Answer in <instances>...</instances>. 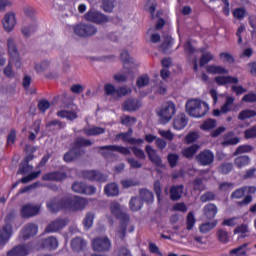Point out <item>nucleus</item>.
<instances>
[{
    "label": "nucleus",
    "instance_id": "10",
    "mask_svg": "<svg viewBox=\"0 0 256 256\" xmlns=\"http://www.w3.org/2000/svg\"><path fill=\"white\" fill-rule=\"evenodd\" d=\"M92 247L98 253H105L111 249V240L107 236L96 237L92 240Z\"/></svg>",
    "mask_w": 256,
    "mask_h": 256
},
{
    "label": "nucleus",
    "instance_id": "41",
    "mask_svg": "<svg viewBox=\"0 0 256 256\" xmlns=\"http://www.w3.org/2000/svg\"><path fill=\"white\" fill-rule=\"evenodd\" d=\"M251 161V158L249 156H238L234 160V164L237 167V169H243V167H247Z\"/></svg>",
    "mask_w": 256,
    "mask_h": 256
},
{
    "label": "nucleus",
    "instance_id": "14",
    "mask_svg": "<svg viewBox=\"0 0 256 256\" xmlns=\"http://www.w3.org/2000/svg\"><path fill=\"white\" fill-rule=\"evenodd\" d=\"M72 191L81 195H95L97 188L93 185H87L85 182H74L72 184Z\"/></svg>",
    "mask_w": 256,
    "mask_h": 256
},
{
    "label": "nucleus",
    "instance_id": "3",
    "mask_svg": "<svg viewBox=\"0 0 256 256\" xmlns=\"http://www.w3.org/2000/svg\"><path fill=\"white\" fill-rule=\"evenodd\" d=\"M186 111L191 117L201 119V117H205L209 113V104L199 99L188 100Z\"/></svg>",
    "mask_w": 256,
    "mask_h": 256
},
{
    "label": "nucleus",
    "instance_id": "23",
    "mask_svg": "<svg viewBox=\"0 0 256 256\" xmlns=\"http://www.w3.org/2000/svg\"><path fill=\"white\" fill-rule=\"evenodd\" d=\"M216 85L223 87L225 85H237L239 78L235 76H216L214 78Z\"/></svg>",
    "mask_w": 256,
    "mask_h": 256
},
{
    "label": "nucleus",
    "instance_id": "60",
    "mask_svg": "<svg viewBox=\"0 0 256 256\" xmlns=\"http://www.w3.org/2000/svg\"><path fill=\"white\" fill-rule=\"evenodd\" d=\"M197 139H199V134L197 132H189L184 138V143L191 145V143H195Z\"/></svg>",
    "mask_w": 256,
    "mask_h": 256
},
{
    "label": "nucleus",
    "instance_id": "26",
    "mask_svg": "<svg viewBox=\"0 0 256 256\" xmlns=\"http://www.w3.org/2000/svg\"><path fill=\"white\" fill-rule=\"evenodd\" d=\"M188 123L189 119H187V115H185L184 113H180L174 118L173 127L176 131H183Z\"/></svg>",
    "mask_w": 256,
    "mask_h": 256
},
{
    "label": "nucleus",
    "instance_id": "51",
    "mask_svg": "<svg viewBox=\"0 0 256 256\" xmlns=\"http://www.w3.org/2000/svg\"><path fill=\"white\" fill-rule=\"evenodd\" d=\"M95 220V214L88 212L83 220L84 229H91L93 227V221Z\"/></svg>",
    "mask_w": 256,
    "mask_h": 256
},
{
    "label": "nucleus",
    "instance_id": "45",
    "mask_svg": "<svg viewBox=\"0 0 256 256\" xmlns=\"http://www.w3.org/2000/svg\"><path fill=\"white\" fill-rule=\"evenodd\" d=\"M121 125L125 127H133L137 123V118L129 115H123L120 118Z\"/></svg>",
    "mask_w": 256,
    "mask_h": 256
},
{
    "label": "nucleus",
    "instance_id": "54",
    "mask_svg": "<svg viewBox=\"0 0 256 256\" xmlns=\"http://www.w3.org/2000/svg\"><path fill=\"white\" fill-rule=\"evenodd\" d=\"M217 235V239L218 241H220V243L226 244L229 243V232L223 230V229H219L216 233Z\"/></svg>",
    "mask_w": 256,
    "mask_h": 256
},
{
    "label": "nucleus",
    "instance_id": "31",
    "mask_svg": "<svg viewBox=\"0 0 256 256\" xmlns=\"http://www.w3.org/2000/svg\"><path fill=\"white\" fill-rule=\"evenodd\" d=\"M204 215L205 217H207V219H215V217H217V213H218V208L217 205L213 204V203H209L207 205L204 206Z\"/></svg>",
    "mask_w": 256,
    "mask_h": 256
},
{
    "label": "nucleus",
    "instance_id": "22",
    "mask_svg": "<svg viewBox=\"0 0 256 256\" xmlns=\"http://www.w3.org/2000/svg\"><path fill=\"white\" fill-rule=\"evenodd\" d=\"M67 226V220L65 219H56L47 225L45 228V233H57L61 231L64 227Z\"/></svg>",
    "mask_w": 256,
    "mask_h": 256
},
{
    "label": "nucleus",
    "instance_id": "34",
    "mask_svg": "<svg viewBox=\"0 0 256 256\" xmlns=\"http://www.w3.org/2000/svg\"><path fill=\"white\" fill-rule=\"evenodd\" d=\"M247 247H249V243L246 242L244 244H241L240 246L231 249L229 252V255H233V256H247V253L249 251V249H247Z\"/></svg>",
    "mask_w": 256,
    "mask_h": 256
},
{
    "label": "nucleus",
    "instance_id": "47",
    "mask_svg": "<svg viewBox=\"0 0 256 256\" xmlns=\"http://www.w3.org/2000/svg\"><path fill=\"white\" fill-rule=\"evenodd\" d=\"M233 171V163L224 162L219 165L218 172L221 173V175H229Z\"/></svg>",
    "mask_w": 256,
    "mask_h": 256
},
{
    "label": "nucleus",
    "instance_id": "18",
    "mask_svg": "<svg viewBox=\"0 0 256 256\" xmlns=\"http://www.w3.org/2000/svg\"><path fill=\"white\" fill-rule=\"evenodd\" d=\"M37 233H39V226L35 223H28L22 228L20 235L24 241H27V239L35 237Z\"/></svg>",
    "mask_w": 256,
    "mask_h": 256
},
{
    "label": "nucleus",
    "instance_id": "50",
    "mask_svg": "<svg viewBox=\"0 0 256 256\" xmlns=\"http://www.w3.org/2000/svg\"><path fill=\"white\" fill-rule=\"evenodd\" d=\"M216 227H217V221L206 222L200 225L199 230H200V233H209V231H213V229Z\"/></svg>",
    "mask_w": 256,
    "mask_h": 256
},
{
    "label": "nucleus",
    "instance_id": "62",
    "mask_svg": "<svg viewBox=\"0 0 256 256\" xmlns=\"http://www.w3.org/2000/svg\"><path fill=\"white\" fill-rule=\"evenodd\" d=\"M253 151V146L246 144V145H240L234 155H241V153H251Z\"/></svg>",
    "mask_w": 256,
    "mask_h": 256
},
{
    "label": "nucleus",
    "instance_id": "63",
    "mask_svg": "<svg viewBox=\"0 0 256 256\" xmlns=\"http://www.w3.org/2000/svg\"><path fill=\"white\" fill-rule=\"evenodd\" d=\"M245 139H256V125L244 131Z\"/></svg>",
    "mask_w": 256,
    "mask_h": 256
},
{
    "label": "nucleus",
    "instance_id": "25",
    "mask_svg": "<svg viewBox=\"0 0 256 256\" xmlns=\"http://www.w3.org/2000/svg\"><path fill=\"white\" fill-rule=\"evenodd\" d=\"M145 151L151 163H153V165L156 167H161L163 160H161V157L157 155V151H155L151 145H147L145 147Z\"/></svg>",
    "mask_w": 256,
    "mask_h": 256
},
{
    "label": "nucleus",
    "instance_id": "24",
    "mask_svg": "<svg viewBox=\"0 0 256 256\" xmlns=\"http://www.w3.org/2000/svg\"><path fill=\"white\" fill-rule=\"evenodd\" d=\"M83 153H85V151L77 150L71 146L70 150L64 154L63 159L65 163H73V161H77V159H79Z\"/></svg>",
    "mask_w": 256,
    "mask_h": 256
},
{
    "label": "nucleus",
    "instance_id": "40",
    "mask_svg": "<svg viewBox=\"0 0 256 256\" xmlns=\"http://www.w3.org/2000/svg\"><path fill=\"white\" fill-rule=\"evenodd\" d=\"M46 129H50V131H61V129H65V123L60 120H51L46 123Z\"/></svg>",
    "mask_w": 256,
    "mask_h": 256
},
{
    "label": "nucleus",
    "instance_id": "53",
    "mask_svg": "<svg viewBox=\"0 0 256 256\" xmlns=\"http://www.w3.org/2000/svg\"><path fill=\"white\" fill-rule=\"evenodd\" d=\"M130 149L137 159H141L142 161H145V159H147V155H145V151H143V149L137 146H132Z\"/></svg>",
    "mask_w": 256,
    "mask_h": 256
},
{
    "label": "nucleus",
    "instance_id": "17",
    "mask_svg": "<svg viewBox=\"0 0 256 256\" xmlns=\"http://www.w3.org/2000/svg\"><path fill=\"white\" fill-rule=\"evenodd\" d=\"M143 107V102L137 98H129L122 104V111H127L128 113H133L139 111Z\"/></svg>",
    "mask_w": 256,
    "mask_h": 256
},
{
    "label": "nucleus",
    "instance_id": "20",
    "mask_svg": "<svg viewBox=\"0 0 256 256\" xmlns=\"http://www.w3.org/2000/svg\"><path fill=\"white\" fill-rule=\"evenodd\" d=\"M3 27L7 33H11L13 29H15V25H17V19L15 18V13L9 12L4 16L3 19Z\"/></svg>",
    "mask_w": 256,
    "mask_h": 256
},
{
    "label": "nucleus",
    "instance_id": "56",
    "mask_svg": "<svg viewBox=\"0 0 256 256\" xmlns=\"http://www.w3.org/2000/svg\"><path fill=\"white\" fill-rule=\"evenodd\" d=\"M233 103H235V98L233 97L226 98V102L220 108L221 112L224 114L229 113V111H231V105H233Z\"/></svg>",
    "mask_w": 256,
    "mask_h": 256
},
{
    "label": "nucleus",
    "instance_id": "27",
    "mask_svg": "<svg viewBox=\"0 0 256 256\" xmlns=\"http://www.w3.org/2000/svg\"><path fill=\"white\" fill-rule=\"evenodd\" d=\"M91 145H93L91 140L81 136L76 137L74 142L71 144V146L77 151H83V147H91Z\"/></svg>",
    "mask_w": 256,
    "mask_h": 256
},
{
    "label": "nucleus",
    "instance_id": "39",
    "mask_svg": "<svg viewBox=\"0 0 256 256\" xmlns=\"http://www.w3.org/2000/svg\"><path fill=\"white\" fill-rule=\"evenodd\" d=\"M140 199L142 200V203L145 202L150 204L155 200V196L153 195V192L144 188L140 190Z\"/></svg>",
    "mask_w": 256,
    "mask_h": 256
},
{
    "label": "nucleus",
    "instance_id": "44",
    "mask_svg": "<svg viewBox=\"0 0 256 256\" xmlns=\"http://www.w3.org/2000/svg\"><path fill=\"white\" fill-rule=\"evenodd\" d=\"M120 59L124 69H127V65H133V58L129 55V51L123 50L120 54Z\"/></svg>",
    "mask_w": 256,
    "mask_h": 256
},
{
    "label": "nucleus",
    "instance_id": "29",
    "mask_svg": "<svg viewBox=\"0 0 256 256\" xmlns=\"http://www.w3.org/2000/svg\"><path fill=\"white\" fill-rule=\"evenodd\" d=\"M104 194L106 197H119V184L112 182L104 187Z\"/></svg>",
    "mask_w": 256,
    "mask_h": 256
},
{
    "label": "nucleus",
    "instance_id": "61",
    "mask_svg": "<svg viewBox=\"0 0 256 256\" xmlns=\"http://www.w3.org/2000/svg\"><path fill=\"white\" fill-rule=\"evenodd\" d=\"M168 163L170 167L173 169L179 163V154L170 153L167 156Z\"/></svg>",
    "mask_w": 256,
    "mask_h": 256
},
{
    "label": "nucleus",
    "instance_id": "33",
    "mask_svg": "<svg viewBox=\"0 0 256 256\" xmlns=\"http://www.w3.org/2000/svg\"><path fill=\"white\" fill-rule=\"evenodd\" d=\"M197 151H199V145L194 144L190 147L183 148L181 154L185 159H193L195 157Z\"/></svg>",
    "mask_w": 256,
    "mask_h": 256
},
{
    "label": "nucleus",
    "instance_id": "38",
    "mask_svg": "<svg viewBox=\"0 0 256 256\" xmlns=\"http://www.w3.org/2000/svg\"><path fill=\"white\" fill-rule=\"evenodd\" d=\"M57 117H61V119H68V121H75L78 115L75 111L60 110L57 112Z\"/></svg>",
    "mask_w": 256,
    "mask_h": 256
},
{
    "label": "nucleus",
    "instance_id": "6",
    "mask_svg": "<svg viewBox=\"0 0 256 256\" xmlns=\"http://www.w3.org/2000/svg\"><path fill=\"white\" fill-rule=\"evenodd\" d=\"M89 204V201L83 197L74 196L66 197V210L67 211H83Z\"/></svg>",
    "mask_w": 256,
    "mask_h": 256
},
{
    "label": "nucleus",
    "instance_id": "13",
    "mask_svg": "<svg viewBox=\"0 0 256 256\" xmlns=\"http://www.w3.org/2000/svg\"><path fill=\"white\" fill-rule=\"evenodd\" d=\"M46 207L51 213H59L62 209H67V197L61 199L54 197L46 203Z\"/></svg>",
    "mask_w": 256,
    "mask_h": 256
},
{
    "label": "nucleus",
    "instance_id": "9",
    "mask_svg": "<svg viewBox=\"0 0 256 256\" xmlns=\"http://www.w3.org/2000/svg\"><path fill=\"white\" fill-rule=\"evenodd\" d=\"M74 33L78 37H93L97 34V28L91 24H77L74 26Z\"/></svg>",
    "mask_w": 256,
    "mask_h": 256
},
{
    "label": "nucleus",
    "instance_id": "64",
    "mask_svg": "<svg viewBox=\"0 0 256 256\" xmlns=\"http://www.w3.org/2000/svg\"><path fill=\"white\" fill-rule=\"evenodd\" d=\"M243 103H256V94L254 92H249L242 97Z\"/></svg>",
    "mask_w": 256,
    "mask_h": 256
},
{
    "label": "nucleus",
    "instance_id": "28",
    "mask_svg": "<svg viewBox=\"0 0 256 256\" xmlns=\"http://www.w3.org/2000/svg\"><path fill=\"white\" fill-rule=\"evenodd\" d=\"M85 247H87V242L81 238L76 237L71 241V249L76 253H81V251H85Z\"/></svg>",
    "mask_w": 256,
    "mask_h": 256
},
{
    "label": "nucleus",
    "instance_id": "8",
    "mask_svg": "<svg viewBox=\"0 0 256 256\" xmlns=\"http://www.w3.org/2000/svg\"><path fill=\"white\" fill-rule=\"evenodd\" d=\"M81 176L87 181H92L96 183H105L107 182V174H103L99 170H83Z\"/></svg>",
    "mask_w": 256,
    "mask_h": 256
},
{
    "label": "nucleus",
    "instance_id": "55",
    "mask_svg": "<svg viewBox=\"0 0 256 256\" xmlns=\"http://www.w3.org/2000/svg\"><path fill=\"white\" fill-rule=\"evenodd\" d=\"M149 75L145 74L137 78L136 85L138 89H143V87H147L149 85Z\"/></svg>",
    "mask_w": 256,
    "mask_h": 256
},
{
    "label": "nucleus",
    "instance_id": "35",
    "mask_svg": "<svg viewBox=\"0 0 256 256\" xmlns=\"http://www.w3.org/2000/svg\"><path fill=\"white\" fill-rule=\"evenodd\" d=\"M103 133H105V128L99 126L84 129L86 137H97V135H103Z\"/></svg>",
    "mask_w": 256,
    "mask_h": 256
},
{
    "label": "nucleus",
    "instance_id": "1",
    "mask_svg": "<svg viewBox=\"0 0 256 256\" xmlns=\"http://www.w3.org/2000/svg\"><path fill=\"white\" fill-rule=\"evenodd\" d=\"M7 47L10 58L8 65L4 68V75L8 77V79H13V77H15L13 63L16 69H21V58H19V50H17V45H15V40H13V38L7 40Z\"/></svg>",
    "mask_w": 256,
    "mask_h": 256
},
{
    "label": "nucleus",
    "instance_id": "48",
    "mask_svg": "<svg viewBox=\"0 0 256 256\" xmlns=\"http://www.w3.org/2000/svg\"><path fill=\"white\" fill-rule=\"evenodd\" d=\"M195 223H197V220L195 219V214H193V212H189L186 217L187 231H193V228L195 227Z\"/></svg>",
    "mask_w": 256,
    "mask_h": 256
},
{
    "label": "nucleus",
    "instance_id": "19",
    "mask_svg": "<svg viewBox=\"0 0 256 256\" xmlns=\"http://www.w3.org/2000/svg\"><path fill=\"white\" fill-rule=\"evenodd\" d=\"M65 179H67V172L63 171H51L42 176V181H54L56 183H61Z\"/></svg>",
    "mask_w": 256,
    "mask_h": 256
},
{
    "label": "nucleus",
    "instance_id": "30",
    "mask_svg": "<svg viewBox=\"0 0 256 256\" xmlns=\"http://www.w3.org/2000/svg\"><path fill=\"white\" fill-rule=\"evenodd\" d=\"M206 71L210 75H229V71L225 67L219 65H208Z\"/></svg>",
    "mask_w": 256,
    "mask_h": 256
},
{
    "label": "nucleus",
    "instance_id": "43",
    "mask_svg": "<svg viewBox=\"0 0 256 256\" xmlns=\"http://www.w3.org/2000/svg\"><path fill=\"white\" fill-rule=\"evenodd\" d=\"M158 5L157 0H147L145 9L150 13L152 19H155V11H157Z\"/></svg>",
    "mask_w": 256,
    "mask_h": 256
},
{
    "label": "nucleus",
    "instance_id": "46",
    "mask_svg": "<svg viewBox=\"0 0 256 256\" xmlns=\"http://www.w3.org/2000/svg\"><path fill=\"white\" fill-rule=\"evenodd\" d=\"M253 117H256V111L255 110H250V109L242 110L238 115L239 121H245L247 119H253Z\"/></svg>",
    "mask_w": 256,
    "mask_h": 256
},
{
    "label": "nucleus",
    "instance_id": "4",
    "mask_svg": "<svg viewBox=\"0 0 256 256\" xmlns=\"http://www.w3.org/2000/svg\"><path fill=\"white\" fill-rule=\"evenodd\" d=\"M176 112L177 108L173 101L164 102L157 111L160 123L162 125H167V123L173 119V115H175Z\"/></svg>",
    "mask_w": 256,
    "mask_h": 256
},
{
    "label": "nucleus",
    "instance_id": "16",
    "mask_svg": "<svg viewBox=\"0 0 256 256\" xmlns=\"http://www.w3.org/2000/svg\"><path fill=\"white\" fill-rule=\"evenodd\" d=\"M32 246L28 244H18L7 252V256H27L31 253Z\"/></svg>",
    "mask_w": 256,
    "mask_h": 256
},
{
    "label": "nucleus",
    "instance_id": "7",
    "mask_svg": "<svg viewBox=\"0 0 256 256\" xmlns=\"http://www.w3.org/2000/svg\"><path fill=\"white\" fill-rule=\"evenodd\" d=\"M98 149L101 151L100 155H102L104 159H109L111 157L112 154L110 151H116L121 155H131V150H129V148L119 145L99 146Z\"/></svg>",
    "mask_w": 256,
    "mask_h": 256
},
{
    "label": "nucleus",
    "instance_id": "15",
    "mask_svg": "<svg viewBox=\"0 0 256 256\" xmlns=\"http://www.w3.org/2000/svg\"><path fill=\"white\" fill-rule=\"evenodd\" d=\"M40 212L41 206L28 203L22 206L20 215L23 219H31V217L39 215Z\"/></svg>",
    "mask_w": 256,
    "mask_h": 256
},
{
    "label": "nucleus",
    "instance_id": "11",
    "mask_svg": "<svg viewBox=\"0 0 256 256\" xmlns=\"http://www.w3.org/2000/svg\"><path fill=\"white\" fill-rule=\"evenodd\" d=\"M84 19L90 23H96L97 25H103L109 22V18L105 16V14L95 10H89L84 15Z\"/></svg>",
    "mask_w": 256,
    "mask_h": 256
},
{
    "label": "nucleus",
    "instance_id": "58",
    "mask_svg": "<svg viewBox=\"0 0 256 256\" xmlns=\"http://www.w3.org/2000/svg\"><path fill=\"white\" fill-rule=\"evenodd\" d=\"M41 175V170L38 171H34L31 172L30 174H28L27 176L21 178V183H29L35 179H37V177H39Z\"/></svg>",
    "mask_w": 256,
    "mask_h": 256
},
{
    "label": "nucleus",
    "instance_id": "12",
    "mask_svg": "<svg viewBox=\"0 0 256 256\" xmlns=\"http://www.w3.org/2000/svg\"><path fill=\"white\" fill-rule=\"evenodd\" d=\"M196 161L201 167H209L215 161V154L211 150L205 149L196 156Z\"/></svg>",
    "mask_w": 256,
    "mask_h": 256
},
{
    "label": "nucleus",
    "instance_id": "57",
    "mask_svg": "<svg viewBox=\"0 0 256 256\" xmlns=\"http://www.w3.org/2000/svg\"><path fill=\"white\" fill-rule=\"evenodd\" d=\"M213 59L214 56L211 52H205L200 57V67H205V65H207V63H210V61H213Z\"/></svg>",
    "mask_w": 256,
    "mask_h": 256
},
{
    "label": "nucleus",
    "instance_id": "37",
    "mask_svg": "<svg viewBox=\"0 0 256 256\" xmlns=\"http://www.w3.org/2000/svg\"><path fill=\"white\" fill-rule=\"evenodd\" d=\"M217 127V120L213 118L206 119L201 125L200 129L201 131L209 132L212 131Z\"/></svg>",
    "mask_w": 256,
    "mask_h": 256
},
{
    "label": "nucleus",
    "instance_id": "2",
    "mask_svg": "<svg viewBox=\"0 0 256 256\" xmlns=\"http://www.w3.org/2000/svg\"><path fill=\"white\" fill-rule=\"evenodd\" d=\"M110 211L118 221H120V230L118 231V235L120 239L123 241L127 236V227L129 226V222L131 219L129 218V214L121 210V204L119 202H112L110 204Z\"/></svg>",
    "mask_w": 256,
    "mask_h": 256
},
{
    "label": "nucleus",
    "instance_id": "5",
    "mask_svg": "<svg viewBox=\"0 0 256 256\" xmlns=\"http://www.w3.org/2000/svg\"><path fill=\"white\" fill-rule=\"evenodd\" d=\"M12 219H15V211H11L7 214L5 219L6 225L0 230V247H5L13 235V225H11Z\"/></svg>",
    "mask_w": 256,
    "mask_h": 256
},
{
    "label": "nucleus",
    "instance_id": "59",
    "mask_svg": "<svg viewBox=\"0 0 256 256\" xmlns=\"http://www.w3.org/2000/svg\"><path fill=\"white\" fill-rule=\"evenodd\" d=\"M245 193H247V186L236 189L234 192H232L231 198L232 199H241V198L245 197Z\"/></svg>",
    "mask_w": 256,
    "mask_h": 256
},
{
    "label": "nucleus",
    "instance_id": "42",
    "mask_svg": "<svg viewBox=\"0 0 256 256\" xmlns=\"http://www.w3.org/2000/svg\"><path fill=\"white\" fill-rule=\"evenodd\" d=\"M130 209L131 211H140V209L143 207V200L140 197H132L130 202Z\"/></svg>",
    "mask_w": 256,
    "mask_h": 256
},
{
    "label": "nucleus",
    "instance_id": "21",
    "mask_svg": "<svg viewBox=\"0 0 256 256\" xmlns=\"http://www.w3.org/2000/svg\"><path fill=\"white\" fill-rule=\"evenodd\" d=\"M39 245L41 249H48V251H55L57 247H59V240L54 236H50L48 238H44L40 240Z\"/></svg>",
    "mask_w": 256,
    "mask_h": 256
},
{
    "label": "nucleus",
    "instance_id": "32",
    "mask_svg": "<svg viewBox=\"0 0 256 256\" xmlns=\"http://www.w3.org/2000/svg\"><path fill=\"white\" fill-rule=\"evenodd\" d=\"M183 189H185V186H183V184L172 186L170 188V199L172 201H179V199H181L183 195Z\"/></svg>",
    "mask_w": 256,
    "mask_h": 256
},
{
    "label": "nucleus",
    "instance_id": "36",
    "mask_svg": "<svg viewBox=\"0 0 256 256\" xmlns=\"http://www.w3.org/2000/svg\"><path fill=\"white\" fill-rule=\"evenodd\" d=\"M233 233L234 235H239L238 240L245 239V237H249V235H246V233H249V226L247 224H238Z\"/></svg>",
    "mask_w": 256,
    "mask_h": 256
},
{
    "label": "nucleus",
    "instance_id": "52",
    "mask_svg": "<svg viewBox=\"0 0 256 256\" xmlns=\"http://www.w3.org/2000/svg\"><path fill=\"white\" fill-rule=\"evenodd\" d=\"M240 224H241V218H239V217L225 219L222 222L223 227H237V225H240Z\"/></svg>",
    "mask_w": 256,
    "mask_h": 256
},
{
    "label": "nucleus",
    "instance_id": "49",
    "mask_svg": "<svg viewBox=\"0 0 256 256\" xmlns=\"http://www.w3.org/2000/svg\"><path fill=\"white\" fill-rule=\"evenodd\" d=\"M171 47H173V40L171 38H166L160 45V49L165 55H169Z\"/></svg>",
    "mask_w": 256,
    "mask_h": 256
}]
</instances>
